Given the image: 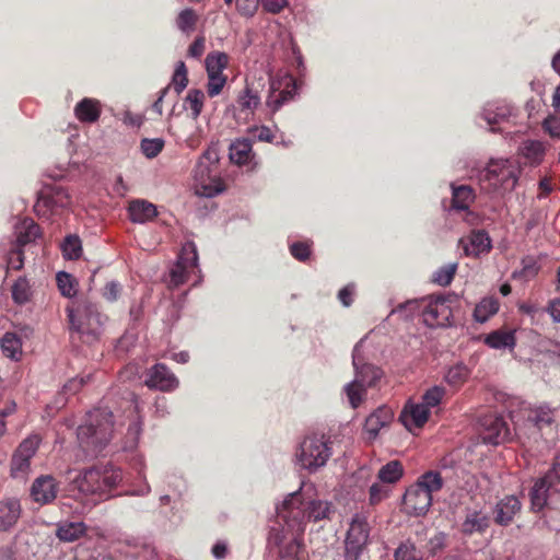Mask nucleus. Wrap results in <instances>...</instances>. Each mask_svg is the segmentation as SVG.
<instances>
[{"mask_svg":"<svg viewBox=\"0 0 560 560\" xmlns=\"http://www.w3.org/2000/svg\"><path fill=\"white\" fill-rule=\"evenodd\" d=\"M121 481V469L109 464L94 465L79 470L68 469L66 491L74 500L81 501L88 497L107 500L113 497V491Z\"/></svg>","mask_w":560,"mask_h":560,"instance_id":"nucleus-1","label":"nucleus"},{"mask_svg":"<svg viewBox=\"0 0 560 560\" xmlns=\"http://www.w3.org/2000/svg\"><path fill=\"white\" fill-rule=\"evenodd\" d=\"M277 515L292 532L301 535L307 522L328 520L332 513L330 502L315 498L312 487H301L277 505Z\"/></svg>","mask_w":560,"mask_h":560,"instance_id":"nucleus-2","label":"nucleus"},{"mask_svg":"<svg viewBox=\"0 0 560 560\" xmlns=\"http://www.w3.org/2000/svg\"><path fill=\"white\" fill-rule=\"evenodd\" d=\"M113 413L107 408L90 411L77 435L80 447L90 456L103 451L113 436Z\"/></svg>","mask_w":560,"mask_h":560,"instance_id":"nucleus-3","label":"nucleus"},{"mask_svg":"<svg viewBox=\"0 0 560 560\" xmlns=\"http://www.w3.org/2000/svg\"><path fill=\"white\" fill-rule=\"evenodd\" d=\"M66 311L72 334H77L85 343L98 340L107 320L98 305L90 301H80L75 305L68 306Z\"/></svg>","mask_w":560,"mask_h":560,"instance_id":"nucleus-4","label":"nucleus"},{"mask_svg":"<svg viewBox=\"0 0 560 560\" xmlns=\"http://www.w3.org/2000/svg\"><path fill=\"white\" fill-rule=\"evenodd\" d=\"M443 487V479L438 471L422 474L416 483L410 486L404 495L406 511L416 516L424 515L432 505V495Z\"/></svg>","mask_w":560,"mask_h":560,"instance_id":"nucleus-5","label":"nucleus"},{"mask_svg":"<svg viewBox=\"0 0 560 560\" xmlns=\"http://www.w3.org/2000/svg\"><path fill=\"white\" fill-rule=\"evenodd\" d=\"M520 166L509 159H492L487 166L480 171L478 179L480 185L498 194L512 191L520 176Z\"/></svg>","mask_w":560,"mask_h":560,"instance_id":"nucleus-6","label":"nucleus"},{"mask_svg":"<svg viewBox=\"0 0 560 560\" xmlns=\"http://www.w3.org/2000/svg\"><path fill=\"white\" fill-rule=\"evenodd\" d=\"M219 153L214 147H209L199 158L194 168L196 192L203 197H213L224 187L219 176Z\"/></svg>","mask_w":560,"mask_h":560,"instance_id":"nucleus-7","label":"nucleus"},{"mask_svg":"<svg viewBox=\"0 0 560 560\" xmlns=\"http://www.w3.org/2000/svg\"><path fill=\"white\" fill-rule=\"evenodd\" d=\"M355 370L354 380L345 386V392L352 408L359 407L365 396L366 388L372 387L381 380L382 371L372 364H361L358 346L352 354Z\"/></svg>","mask_w":560,"mask_h":560,"instance_id":"nucleus-8","label":"nucleus"},{"mask_svg":"<svg viewBox=\"0 0 560 560\" xmlns=\"http://www.w3.org/2000/svg\"><path fill=\"white\" fill-rule=\"evenodd\" d=\"M330 455V447L325 438L312 435L303 440L296 457L304 469L312 471L323 467Z\"/></svg>","mask_w":560,"mask_h":560,"instance_id":"nucleus-9","label":"nucleus"},{"mask_svg":"<svg viewBox=\"0 0 560 560\" xmlns=\"http://www.w3.org/2000/svg\"><path fill=\"white\" fill-rule=\"evenodd\" d=\"M530 503L534 511H541L546 505L560 506V481L555 478H549V471L536 480L530 492Z\"/></svg>","mask_w":560,"mask_h":560,"instance_id":"nucleus-10","label":"nucleus"},{"mask_svg":"<svg viewBox=\"0 0 560 560\" xmlns=\"http://www.w3.org/2000/svg\"><path fill=\"white\" fill-rule=\"evenodd\" d=\"M370 526L366 517L355 514L346 537V560H357L368 545Z\"/></svg>","mask_w":560,"mask_h":560,"instance_id":"nucleus-11","label":"nucleus"},{"mask_svg":"<svg viewBox=\"0 0 560 560\" xmlns=\"http://www.w3.org/2000/svg\"><path fill=\"white\" fill-rule=\"evenodd\" d=\"M198 269V255L196 245L187 242L183 245L178 260L170 271L171 284L179 287L187 282L189 275Z\"/></svg>","mask_w":560,"mask_h":560,"instance_id":"nucleus-12","label":"nucleus"},{"mask_svg":"<svg viewBox=\"0 0 560 560\" xmlns=\"http://www.w3.org/2000/svg\"><path fill=\"white\" fill-rule=\"evenodd\" d=\"M40 439L38 435H31L23 440L14 452L11 460V476L13 478H25L31 469V458L35 455Z\"/></svg>","mask_w":560,"mask_h":560,"instance_id":"nucleus-13","label":"nucleus"},{"mask_svg":"<svg viewBox=\"0 0 560 560\" xmlns=\"http://www.w3.org/2000/svg\"><path fill=\"white\" fill-rule=\"evenodd\" d=\"M479 434L485 443L498 445L509 440L510 429L501 416L488 413L479 419Z\"/></svg>","mask_w":560,"mask_h":560,"instance_id":"nucleus-14","label":"nucleus"},{"mask_svg":"<svg viewBox=\"0 0 560 560\" xmlns=\"http://www.w3.org/2000/svg\"><path fill=\"white\" fill-rule=\"evenodd\" d=\"M203 101L205 93L197 89L189 90L184 101L185 108H189L191 110V116L187 124L196 129L184 140L186 145L190 149H196L201 143L202 135L200 128L197 126V119L202 112Z\"/></svg>","mask_w":560,"mask_h":560,"instance_id":"nucleus-15","label":"nucleus"},{"mask_svg":"<svg viewBox=\"0 0 560 560\" xmlns=\"http://www.w3.org/2000/svg\"><path fill=\"white\" fill-rule=\"evenodd\" d=\"M422 316L425 325L430 327L446 326L450 324L452 310L444 298H432L422 311Z\"/></svg>","mask_w":560,"mask_h":560,"instance_id":"nucleus-16","label":"nucleus"},{"mask_svg":"<svg viewBox=\"0 0 560 560\" xmlns=\"http://www.w3.org/2000/svg\"><path fill=\"white\" fill-rule=\"evenodd\" d=\"M464 254L469 257H479L488 254L492 248V241L485 230H474L458 242Z\"/></svg>","mask_w":560,"mask_h":560,"instance_id":"nucleus-17","label":"nucleus"},{"mask_svg":"<svg viewBox=\"0 0 560 560\" xmlns=\"http://www.w3.org/2000/svg\"><path fill=\"white\" fill-rule=\"evenodd\" d=\"M70 203L69 195L62 187H55L49 192H43L34 206L38 217H48L55 208H65Z\"/></svg>","mask_w":560,"mask_h":560,"instance_id":"nucleus-18","label":"nucleus"},{"mask_svg":"<svg viewBox=\"0 0 560 560\" xmlns=\"http://www.w3.org/2000/svg\"><path fill=\"white\" fill-rule=\"evenodd\" d=\"M59 483L50 475L37 477L31 487V498L42 505L51 503L58 494Z\"/></svg>","mask_w":560,"mask_h":560,"instance_id":"nucleus-19","label":"nucleus"},{"mask_svg":"<svg viewBox=\"0 0 560 560\" xmlns=\"http://www.w3.org/2000/svg\"><path fill=\"white\" fill-rule=\"evenodd\" d=\"M145 384L150 388L168 392L178 386V380L164 364L159 363L150 369Z\"/></svg>","mask_w":560,"mask_h":560,"instance_id":"nucleus-20","label":"nucleus"},{"mask_svg":"<svg viewBox=\"0 0 560 560\" xmlns=\"http://www.w3.org/2000/svg\"><path fill=\"white\" fill-rule=\"evenodd\" d=\"M22 515L21 502L15 497L0 500V532H9L19 522Z\"/></svg>","mask_w":560,"mask_h":560,"instance_id":"nucleus-21","label":"nucleus"},{"mask_svg":"<svg viewBox=\"0 0 560 560\" xmlns=\"http://www.w3.org/2000/svg\"><path fill=\"white\" fill-rule=\"evenodd\" d=\"M430 410L422 402L407 404L399 420L408 431L420 429L428 421Z\"/></svg>","mask_w":560,"mask_h":560,"instance_id":"nucleus-22","label":"nucleus"},{"mask_svg":"<svg viewBox=\"0 0 560 560\" xmlns=\"http://www.w3.org/2000/svg\"><path fill=\"white\" fill-rule=\"evenodd\" d=\"M394 419V412L389 407H378L365 420L364 430L370 440L377 436L381 429L387 427Z\"/></svg>","mask_w":560,"mask_h":560,"instance_id":"nucleus-23","label":"nucleus"},{"mask_svg":"<svg viewBox=\"0 0 560 560\" xmlns=\"http://www.w3.org/2000/svg\"><path fill=\"white\" fill-rule=\"evenodd\" d=\"M490 518L478 510H468L460 525L464 535L482 534L489 527Z\"/></svg>","mask_w":560,"mask_h":560,"instance_id":"nucleus-24","label":"nucleus"},{"mask_svg":"<svg viewBox=\"0 0 560 560\" xmlns=\"http://www.w3.org/2000/svg\"><path fill=\"white\" fill-rule=\"evenodd\" d=\"M128 214L133 223L143 224L152 221L158 215V210L153 203L143 199H136L130 201Z\"/></svg>","mask_w":560,"mask_h":560,"instance_id":"nucleus-25","label":"nucleus"},{"mask_svg":"<svg viewBox=\"0 0 560 560\" xmlns=\"http://www.w3.org/2000/svg\"><path fill=\"white\" fill-rule=\"evenodd\" d=\"M522 504L517 497L508 495L500 500L495 506V522L500 525H508L521 511Z\"/></svg>","mask_w":560,"mask_h":560,"instance_id":"nucleus-26","label":"nucleus"},{"mask_svg":"<svg viewBox=\"0 0 560 560\" xmlns=\"http://www.w3.org/2000/svg\"><path fill=\"white\" fill-rule=\"evenodd\" d=\"M88 526L83 522H59L56 525V536L65 542H73L85 536Z\"/></svg>","mask_w":560,"mask_h":560,"instance_id":"nucleus-27","label":"nucleus"},{"mask_svg":"<svg viewBox=\"0 0 560 560\" xmlns=\"http://www.w3.org/2000/svg\"><path fill=\"white\" fill-rule=\"evenodd\" d=\"M260 104V96L258 92L254 91L250 86L246 85L245 89L238 94L236 100V110L244 114V118L252 117L256 108Z\"/></svg>","mask_w":560,"mask_h":560,"instance_id":"nucleus-28","label":"nucleus"},{"mask_svg":"<svg viewBox=\"0 0 560 560\" xmlns=\"http://www.w3.org/2000/svg\"><path fill=\"white\" fill-rule=\"evenodd\" d=\"M255 154L249 139H236L230 145V160L237 165L249 164Z\"/></svg>","mask_w":560,"mask_h":560,"instance_id":"nucleus-29","label":"nucleus"},{"mask_svg":"<svg viewBox=\"0 0 560 560\" xmlns=\"http://www.w3.org/2000/svg\"><path fill=\"white\" fill-rule=\"evenodd\" d=\"M74 114L81 122H95L101 115V104L94 98H83L77 104Z\"/></svg>","mask_w":560,"mask_h":560,"instance_id":"nucleus-30","label":"nucleus"},{"mask_svg":"<svg viewBox=\"0 0 560 560\" xmlns=\"http://www.w3.org/2000/svg\"><path fill=\"white\" fill-rule=\"evenodd\" d=\"M486 345L493 349L514 348L515 335L514 330L498 329L490 332L486 339Z\"/></svg>","mask_w":560,"mask_h":560,"instance_id":"nucleus-31","label":"nucleus"},{"mask_svg":"<svg viewBox=\"0 0 560 560\" xmlns=\"http://www.w3.org/2000/svg\"><path fill=\"white\" fill-rule=\"evenodd\" d=\"M453 194H452V205L456 210H468L470 205L475 200V194L471 187L462 185L454 186L452 185Z\"/></svg>","mask_w":560,"mask_h":560,"instance_id":"nucleus-32","label":"nucleus"},{"mask_svg":"<svg viewBox=\"0 0 560 560\" xmlns=\"http://www.w3.org/2000/svg\"><path fill=\"white\" fill-rule=\"evenodd\" d=\"M469 375L470 370L464 363H457L446 371L444 381L451 387L458 389L466 383Z\"/></svg>","mask_w":560,"mask_h":560,"instance_id":"nucleus-33","label":"nucleus"},{"mask_svg":"<svg viewBox=\"0 0 560 560\" xmlns=\"http://www.w3.org/2000/svg\"><path fill=\"white\" fill-rule=\"evenodd\" d=\"M499 301L493 296L483 298L475 307L474 318L479 323L487 322L491 316L498 313Z\"/></svg>","mask_w":560,"mask_h":560,"instance_id":"nucleus-34","label":"nucleus"},{"mask_svg":"<svg viewBox=\"0 0 560 560\" xmlns=\"http://www.w3.org/2000/svg\"><path fill=\"white\" fill-rule=\"evenodd\" d=\"M512 108L502 103H489L482 112L485 120L489 125H494L508 118L511 115Z\"/></svg>","mask_w":560,"mask_h":560,"instance_id":"nucleus-35","label":"nucleus"},{"mask_svg":"<svg viewBox=\"0 0 560 560\" xmlns=\"http://www.w3.org/2000/svg\"><path fill=\"white\" fill-rule=\"evenodd\" d=\"M39 226L33 219L25 218L16 228L18 243L24 246L27 243L35 241L39 236Z\"/></svg>","mask_w":560,"mask_h":560,"instance_id":"nucleus-36","label":"nucleus"},{"mask_svg":"<svg viewBox=\"0 0 560 560\" xmlns=\"http://www.w3.org/2000/svg\"><path fill=\"white\" fill-rule=\"evenodd\" d=\"M3 353L12 359L19 360L22 354V342L19 336L14 332H5L0 340Z\"/></svg>","mask_w":560,"mask_h":560,"instance_id":"nucleus-37","label":"nucleus"},{"mask_svg":"<svg viewBox=\"0 0 560 560\" xmlns=\"http://www.w3.org/2000/svg\"><path fill=\"white\" fill-rule=\"evenodd\" d=\"M404 475V468L399 460H392L382 466L378 470L377 477L382 482L395 483Z\"/></svg>","mask_w":560,"mask_h":560,"instance_id":"nucleus-38","label":"nucleus"},{"mask_svg":"<svg viewBox=\"0 0 560 560\" xmlns=\"http://www.w3.org/2000/svg\"><path fill=\"white\" fill-rule=\"evenodd\" d=\"M539 268L540 267L534 257H525L522 260V268L520 270H514L512 272V278L525 282L529 281L537 276Z\"/></svg>","mask_w":560,"mask_h":560,"instance_id":"nucleus-39","label":"nucleus"},{"mask_svg":"<svg viewBox=\"0 0 560 560\" xmlns=\"http://www.w3.org/2000/svg\"><path fill=\"white\" fill-rule=\"evenodd\" d=\"M521 153L530 163H540L545 155V145L538 140H527L521 147Z\"/></svg>","mask_w":560,"mask_h":560,"instance_id":"nucleus-40","label":"nucleus"},{"mask_svg":"<svg viewBox=\"0 0 560 560\" xmlns=\"http://www.w3.org/2000/svg\"><path fill=\"white\" fill-rule=\"evenodd\" d=\"M229 56L225 52H210L206 58V70L208 74H223L228 67Z\"/></svg>","mask_w":560,"mask_h":560,"instance_id":"nucleus-41","label":"nucleus"},{"mask_svg":"<svg viewBox=\"0 0 560 560\" xmlns=\"http://www.w3.org/2000/svg\"><path fill=\"white\" fill-rule=\"evenodd\" d=\"M32 289L26 278H19L12 285V299L16 304H25L31 300Z\"/></svg>","mask_w":560,"mask_h":560,"instance_id":"nucleus-42","label":"nucleus"},{"mask_svg":"<svg viewBox=\"0 0 560 560\" xmlns=\"http://www.w3.org/2000/svg\"><path fill=\"white\" fill-rule=\"evenodd\" d=\"M299 536L300 535H296L294 532H292V538L284 547L280 549L278 560H303L300 557L301 541Z\"/></svg>","mask_w":560,"mask_h":560,"instance_id":"nucleus-43","label":"nucleus"},{"mask_svg":"<svg viewBox=\"0 0 560 560\" xmlns=\"http://www.w3.org/2000/svg\"><path fill=\"white\" fill-rule=\"evenodd\" d=\"M457 264L451 262L439 268L432 276V281L439 285L446 287L448 285L457 270Z\"/></svg>","mask_w":560,"mask_h":560,"instance_id":"nucleus-44","label":"nucleus"},{"mask_svg":"<svg viewBox=\"0 0 560 560\" xmlns=\"http://www.w3.org/2000/svg\"><path fill=\"white\" fill-rule=\"evenodd\" d=\"M198 16L192 9L182 10L176 19V25L183 33L194 31Z\"/></svg>","mask_w":560,"mask_h":560,"instance_id":"nucleus-45","label":"nucleus"},{"mask_svg":"<svg viewBox=\"0 0 560 560\" xmlns=\"http://www.w3.org/2000/svg\"><path fill=\"white\" fill-rule=\"evenodd\" d=\"M62 253L67 259H78L82 254L81 241L77 235H69L62 243Z\"/></svg>","mask_w":560,"mask_h":560,"instance_id":"nucleus-46","label":"nucleus"},{"mask_svg":"<svg viewBox=\"0 0 560 560\" xmlns=\"http://www.w3.org/2000/svg\"><path fill=\"white\" fill-rule=\"evenodd\" d=\"M164 140L162 138H153V139H142L140 143V148L142 153L148 159H153L160 154V152L164 148Z\"/></svg>","mask_w":560,"mask_h":560,"instance_id":"nucleus-47","label":"nucleus"},{"mask_svg":"<svg viewBox=\"0 0 560 560\" xmlns=\"http://www.w3.org/2000/svg\"><path fill=\"white\" fill-rule=\"evenodd\" d=\"M444 396L445 388L436 385L425 390L421 402L430 410V408L436 407Z\"/></svg>","mask_w":560,"mask_h":560,"instance_id":"nucleus-48","label":"nucleus"},{"mask_svg":"<svg viewBox=\"0 0 560 560\" xmlns=\"http://www.w3.org/2000/svg\"><path fill=\"white\" fill-rule=\"evenodd\" d=\"M57 284L63 296L71 298L77 293L74 279L67 272L57 273Z\"/></svg>","mask_w":560,"mask_h":560,"instance_id":"nucleus-49","label":"nucleus"},{"mask_svg":"<svg viewBox=\"0 0 560 560\" xmlns=\"http://www.w3.org/2000/svg\"><path fill=\"white\" fill-rule=\"evenodd\" d=\"M188 84L187 70L184 62H178L172 79V85L179 95Z\"/></svg>","mask_w":560,"mask_h":560,"instance_id":"nucleus-50","label":"nucleus"},{"mask_svg":"<svg viewBox=\"0 0 560 560\" xmlns=\"http://www.w3.org/2000/svg\"><path fill=\"white\" fill-rule=\"evenodd\" d=\"M248 133L253 137L254 140L260 142H269L271 143L275 140V133L267 126H254L248 129Z\"/></svg>","mask_w":560,"mask_h":560,"instance_id":"nucleus-51","label":"nucleus"},{"mask_svg":"<svg viewBox=\"0 0 560 560\" xmlns=\"http://www.w3.org/2000/svg\"><path fill=\"white\" fill-rule=\"evenodd\" d=\"M226 82L224 74H208L207 92L209 96L213 97L222 91Z\"/></svg>","mask_w":560,"mask_h":560,"instance_id":"nucleus-52","label":"nucleus"},{"mask_svg":"<svg viewBox=\"0 0 560 560\" xmlns=\"http://www.w3.org/2000/svg\"><path fill=\"white\" fill-rule=\"evenodd\" d=\"M395 560H421V557L412 545L402 544L395 552Z\"/></svg>","mask_w":560,"mask_h":560,"instance_id":"nucleus-53","label":"nucleus"},{"mask_svg":"<svg viewBox=\"0 0 560 560\" xmlns=\"http://www.w3.org/2000/svg\"><path fill=\"white\" fill-rule=\"evenodd\" d=\"M258 0H236V9L244 16H253L258 8Z\"/></svg>","mask_w":560,"mask_h":560,"instance_id":"nucleus-54","label":"nucleus"},{"mask_svg":"<svg viewBox=\"0 0 560 560\" xmlns=\"http://www.w3.org/2000/svg\"><path fill=\"white\" fill-rule=\"evenodd\" d=\"M542 127L546 132H548L552 138H560V118L557 116H548L544 122Z\"/></svg>","mask_w":560,"mask_h":560,"instance_id":"nucleus-55","label":"nucleus"},{"mask_svg":"<svg viewBox=\"0 0 560 560\" xmlns=\"http://www.w3.org/2000/svg\"><path fill=\"white\" fill-rule=\"evenodd\" d=\"M290 252L294 258L304 261L308 258L311 250L306 243L296 242L290 246Z\"/></svg>","mask_w":560,"mask_h":560,"instance_id":"nucleus-56","label":"nucleus"},{"mask_svg":"<svg viewBox=\"0 0 560 560\" xmlns=\"http://www.w3.org/2000/svg\"><path fill=\"white\" fill-rule=\"evenodd\" d=\"M24 265V255L21 246L12 249L8 256V266L14 270H20Z\"/></svg>","mask_w":560,"mask_h":560,"instance_id":"nucleus-57","label":"nucleus"},{"mask_svg":"<svg viewBox=\"0 0 560 560\" xmlns=\"http://www.w3.org/2000/svg\"><path fill=\"white\" fill-rule=\"evenodd\" d=\"M288 5V0H261V7L265 11L277 14Z\"/></svg>","mask_w":560,"mask_h":560,"instance_id":"nucleus-58","label":"nucleus"},{"mask_svg":"<svg viewBox=\"0 0 560 560\" xmlns=\"http://www.w3.org/2000/svg\"><path fill=\"white\" fill-rule=\"evenodd\" d=\"M205 48H206L205 37L199 36L189 46L187 54L191 58H200L205 52Z\"/></svg>","mask_w":560,"mask_h":560,"instance_id":"nucleus-59","label":"nucleus"},{"mask_svg":"<svg viewBox=\"0 0 560 560\" xmlns=\"http://www.w3.org/2000/svg\"><path fill=\"white\" fill-rule=\"evenodd\" d=\"M119 293L120 284L118 282L112 281L105 285L103 296L108 301H115L117 300Z\"/></svg>","mask_w":560,"mask_h":560,"instance_id":"nucleus-60","label":"nucleus"},{"mask_svg":"<svg viewBox=\"0 0 560 560\" xmlns=\"http://www.w3.org/2000/svg\"><path fill=\"white\" fill-rule=\"evenodd\" d=\"M353 292H354V287L353 285H346L345 288H342L339 293H338V298L340 300V302L345 305V306H349L351 305L352 303V295H353Z\"/></svg>","mask_w":560,"mask_h":560,"instance_id":"nucleus-61","label":"nucleus"},{"mask_svg":"<svg viewBox=\"0 0 560 560\" xmlns=\"http://www.w3.org/2000/svg\"><path fill=\"white\" fill-rule=\"evenodd\" d=\"M84 384L83 378H72L65 386L63 392L66 394H75Z\"/></svg>","mask_w":560,"mask_h":560,"instance_id":"nucleus-62","label":"nucleus"},{"mask_svg":"<svg viewBox=\"0 0 560 560\" xmlns=\"http://www.w3.org/2000/svg\"><path fill=\"white\" fill-rule=\"evenodd\" d=\"M385 495V491L381 486L374 483L370 488V500L372 503L380 502Z\"/></svg>","mask_w":560,"mask_h":560,"instance_id":"nucleus-63","label":"nucleus"},{"mask_svg":"<svg viewBox=\"0 0 560 560\" xmlns=\"http://www.w3.org/2000/svg\"><path fill=\"white\" fill-rule=\"evenodd\" d=\"M548 312L555 322L560 323V298L549 304Z\"/></svg>","mask_w":560,"mask_h":560,"instance_id":"nucleus-64","label":"nucleus"}]
</instances>
